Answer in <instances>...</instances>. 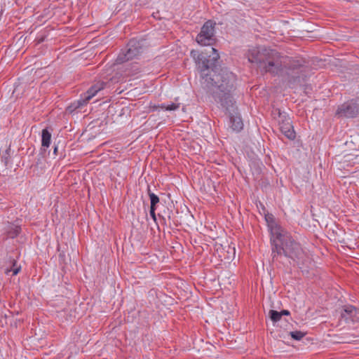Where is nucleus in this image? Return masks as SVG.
<instances>
[{
  "label": "nucleus",
  "mask_w": 359,
  "mask_h": 359,
  "mask_svg": "<svg viewBox=\"0 0 359 359\" xmlns=\"http://www.w3.org/2000/svg\"><path fill=\"white\" fill-rule=\"evenodd\" d=\"M212 55L192 50L190 53L201 75V83L203 88L211 91L215 101L229 114L230 127L233 130L240 131L243 123L240 116L234 115L235 101L232 95L236 81L235 75L226 69H221L218 65L219 55L217 50L211 48Z\"/></svg>",
  "instance_id": "f257e3e1"
},
{
  "label": "nucleus",
  "mask_w": 359,
  "mask_h": 359,
  "mask_svg": "<svg viewBox=\"0 0 359 359\" xmlns=\"http://www.w3.org/2000/svg\"><path fill=\"white\" fill-rule=\"evenodd\" d=\"M248 60L257 64L266 73L285 78L290 83H300L301 68L305 63L302 59H293L265 48L250 50Z\"/></svg>",
  "instance_id": "f03ea898"
},
{
  "label": "nucleus",
  "mask_w": 359,
  "mask_h": 359,
  "mask_svg": "<svg viewBox=\"0 0 359 359\" xmlns=\"http://www.w3.org/2000/svg\"><path fill=\"white\" fill-rule=\"evenodd\" d=\"M271 232L273 237L280 243V245L274 243L272 248L273 260L278 259L284 254L298 264L303 262L304 252L302 247L287 231L276 224L271 226Z\"/></svg>",
  "instance_id": "7ed1b4c3"
},
{
  "label": "nucleus",
  "mask_w": 359,
  "mask_h": 359,
  "mask_svg": "<svg viewBox=\"0 0 359 359\" xmlns=\"http://www.w3.org/2000/svg\"><path fill=\"white\" fill-rule=\"evenodd\" d=\"M142 46L140 42L135 39H132L128 42L127 46L121 50L116 62L118 64H121L130 60H133L139 55L142 53Z\"/></svg>",
  "instance_id": "20e7f679"
},
{
  "label": "nucleus",
  "mask_w": 359,
  "mask_h": 359,
  "mask_svg": "<svg viewBox=\"0 0 359 359\" xmlns=\"http://www.w3.org/2000/svg\"><path fill=\"white\" fill-rule=\"evenodd\" d=\"M214 24L212 21H207L201 28V32L196 36V41L201 46H210L215 41Z\"/></svg>",
  "instance_id": "39448f33"
},
{
  "label": "nucleus",
  "mask_w": 359,
  "mask_h": 359,
  "mask_svg": "<svg viewBox=\"0 0 359 359\" xmlns=\"http://www.w3.org/2000/svg\"><path fill=\"white\" fill-rule=\"evenodd\" d=\"M337 114L346 118H354L359 114V97L351 100L340 105Z\"/></svg>",
  "instance_id": "423d86ee"
},
{
  "label": "nucleus",
  "mask_w": 359,
  "mask_h": 359,
  "mask_svg": "<svg viewBox=\"0 0 359 359\" xmlns=\"http://www.w3.org/2000/svg\"><path fill=\"white\" fill-rule=\"evenodd\" d=\"M278 123L281 133L289 140H294L295 138V132L292 125L290 118L285 114H282L278 110Z\"/></svg>",
  "instance_id": "0eeeda50"
},
{
  "label": "nucleus",
  "mask_w": 359,
  "mask_h": 359,
  "mask_svg": "<svg viewBox=\"0 0 359 359\" xmlns=\"http://www.w3.org/2000/svg\"><path fill=\"white\" fill-rule=\"evenodd\" d=\"M20 232L21 226L20 224L8 222L4 224L0 238H1L3 241H6L8 238H15Z\"/></svg>",
  "instance_id": "6e6552de"
},
{
  "label": "nucleus",
  "mask_w": 359,
  "mask_h": 359,
  "mask_svg": "<svg viewBox=\"0 0 359 359\" xmlns=\"http://www.w3.org/2000/svg\"><path fill=\"white\" fill-rule=\"evenodd\" d=\"M341 318L346 323L356 322L359 320V311L352 305L345 306L341 313Z\"/></svg>",
  "instance_id": "1a4fd4ad"
},
{
  "label": "nucleus",
  "mask_w": 359,
  "mask_h": 359,
  "mask_svg": "<svg viewBox=\"0 0 359 359\" xmlns=\"http://www.w3.org/2000/svg\"><path fill=\"white\" fill-rule=\"evenodd\" d=\"M104 88L103 83H98L91 86L84 94L83 97V102H87L92 97H93L100 90Z\"/></svg>",
  "instance_id": "9d476101"
},
{
  "label": "nucleus",
  "mask_w": 359,
  "mask_h": 359,
  "mask_svg": "<svg viewBox=\"0 0 359 359\" xmlns=\"http://www.w3.org/2000/svg\"><path fill=\"white\" fill-rule=\"evenodd\" d=\"M51 142V133L46 129H43L41 132V145L48 148Z\"/></svg>",
  "instance_id": "9b49d317"
},
{
  "label": "nucleus",
  "mask_w": 359,
  "mask_h": 359,
  "mask_svg": "<svg viewBox=\"0 0 359 359\" xmlns=\"http://www.w3.org/2000/svg\"><path fill=\"white\" fill-rule=\"evenodd\" d=\"M11 263L12 264V267L11 269H6L5 273L8 274L12 271L13 276L17 275L20 271V266H18L17 261L13 259L11 260Z\"/></svg>",
  "instance_id": "f8f14e48"
},
{
  "label": "nucleus",
  "mask_w": 359,
  "mask_h": 359,
  "mask_svg": "<svg viewBox=\"0 0 359 359\" xmlns=\"http://www.w3.org/2000/svg\"><path fill=\"white\" fill-rule=\"evenodd\" d=\"M269 317L273 323H276L281 319V313L275 310H270L269 312Z\"/></svg>",
  "instance_id": "ddd939ff"
},
{
  "label": "nucleus",
  "mask_w": 359,
  "mask_h": 359,
  "mask_svg": "<svg viewBox=\"0 0 359 359\" xmlns=\"http://www.w3.org/2000/svg\"><path fill=\"white\" fill-rule=\"evenodd\" d=\"M148 195L150 198V202L154 205V204H157L159 203V198L157 195L151 192L149 186H148L147 189Z\"/></svg>",
  "instance_id": "4468645a"
},
{
  "label": "nucleus",
  "mask_w": 359,
  "mask_h": 359,
  "mask_svg": "<svg viewBox=\"0 0 359 359\" xmlns=\"http://www.w3.org/2000/svg\"><path fill=\"white\" fill-rule=\"evenodd\" d=\"M290 334L291 337L295 340L299 341L301 340L305 335L306 332H303L302 331L295 330L293 332H290Z\"/></svg>",
  "instance_id": "2eb2a0df"
},
{
  "label": "nucleus",
  "mask_w": 359,
  "mask_h": 359,
  "mask_svg": "<svg viewBox=\"0 0 359 359\" xmlns=\"http://www.w3.org/2000/svg\"><path fill=\"white\" fill-rule=\"evenodd\" d=\"M160 107L161 109H163L167 111H174V110L177 109L180 107V104L171 103L170 104H168V105L161 104V106Z\"/></svg>",
  "instance_id": "dca6fc26"
},
{
  "label": "nucleus",
  "mask_w": 359,
  "mask_h": 359,
  "mask_svg": "<svg viewBox=\"0 0 359 359\" xmlns=\"http://www.w3.org/2000/svg\"><path fill=\"white\" fill-rule=\"evenodd\" d=\"M266 221L267 223L270 224L271 222H273V217L272 215H267L265 216Z\"/></svg>",
  "instance_id": "f3484780"
},
{
  "label": "nucleus",
  "mask_w": 359,
  "mask_h": 359,
  "mask_svg": "<svg viewBox=\"0 0 359 359\" xmlns=\"http://www.w3.org/2000/svg\"><path fill=\"white\" fill-rule=\"evenodd\" d=\"M156 210H154V208L152 210H150V216L153 219V220L156 222V215L155 212Z\"/></svg>",
  "instance_id": "a211bd4d"
},
{
  "label": "nucleus",
  "mask_w": 359,
  "mask_h": 359,
  "mask_svg": "<svg viewBox=\"0 0 359 359\" xmlns=\"http://www.w3.org/2000/svg\"><path fill=\"white\" fill-rule=\"evenodd\" d=\"M280 313H281V316H288L290 314V312L287 310H282Z\"/></svg>",
  "instance_id": "6ab92c4d"
},
{
  "label": "nucleus",
  "mask_w": 359,
  "mask_h": 359,
  "mask_svg": "<svg viewBox=\"0 0 359 359\" xmlns=\"http://www.w3.org/2000/svg\"><path fill=\"white\" fill-rule=\"evenodd\" d=\"M158 216L160 219H162L163 224L166 223L165 218L163 216H162L160 213L158 214Z\"/></svg>",
  "instance_id": "aec40b11"
},
{
  "label": "nucleus",
  "mask_w": 359,
  "mask_h": 359,
  "mask_svg": "<svg viewBox=\"0 0 359 359\" xmlns=\"http://www.w3.org/2000/svg\"><path fill=\"white\" fill-rule=\"evenodd\" d=\"M8 157L2 156V161H4V164H5L6 165H7V163H8Z\"/></svg>",
  "instance_id": "412c9836"
},
{
  "label": "nucleus",
  "mask_w": 359,
  "mask_h": 359,
  "mask_svg": "<svg viewBox=\"0 0 359 359\" xmlns=\"http://www.w3.org/2000/svg\"><path fill=\"white\" fill-rule=\"evenodd\" d=\"M53 153H54L55 155H57V146L54 147Z\"/></svg>",
  "instance_id": "4be33fe9"
},
{
  "label": "nucleus",
  "mask_w": 359,
  "mask_h": 359,
  "mask_svg": "<svg viewBox=\"0 0 359 359\" xmlns=\"http://www.w3.org/2000/svg\"><path fill=\"white\" fill-rule=\"evenodd\" d=\"M156 204H154V205H152V204L151 203L150 210H152V208H154V210H156Z\"/></svg>",
  "instance_id": "5701e85b"
}]
</instances>
